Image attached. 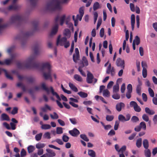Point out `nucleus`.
<instances>
[{"instance_id": "55", "label": "nucleus", "mask_w": 157, "mask_h": 157, "mask_svg": "<svg viewBox=\"0 0 157 157\" xmlns=\"http://www.w3.org/2000/svg\"><path fill=\"white\" fill-rule=\"evenodd\" d=\"M139 120V118L136 116H133L131 118V121L133 122H136Z\"/></svg>"}, {"instance_id": "24", "label": "nucleus", "mask_w": 157, "mask_h": 157, "mask_svg": "<svg viewBox=\"0 0 157 157\" xmlns=\"http://www.w3.org/2000/svg\"><path fill=\"white\" fill-rule=\"evenodd\" d=\"M118 67H120L121 69H124V61L120 58H118Z\"/></svg>"}, {"instance_id": "36", "label": "nucleus", "mask_w": 157, "mask_h": 157, "mask_svg": "<svg viewBox=\"0 0 157 157\" xmlns=\"http://www.w3.org/2000/svg\"><path fill=\"white\" fill-rule=\"evenodd\" d=\"M133 42L136 43V45H138L140 43V40L138 36H135V39L133 40Z\"/></svg>"}, {"instance_id": "23", "label": "nucleus", "mask_w": 157, "mask_h": 157, "mask_svg": "<svg viewBox=\"0 0 157 157\" xmlns=\"http://www.w3.org/2000/svg\"><path fill=\"white\" fill-rule=\"evenodd\" d=\"M131 25L132 30H133L134 28V24L135 23V16L134 14H132L131 16Z\"/></svg>"}, {"instance_id": "4", "label": "nucleus", "mask_w": 157, "mask_h": 157, "mask_svg": "<svg viewBox=\"0 0 157 157\" xmlns=\"http://www.w3.org/2000/svg\"><path fill=\"white\" fill-rule=\"evenodd\" d=\"M32 34V33L29 32L24 33H22L17 35L15 38V40H21L25 42L28 38Z\"/></svg>"}, {"instance_id": "32", "label": "nucleus", "mask_w": 157, "mask_h": 157, "mask_svg": "<svg viewBox=\"0 0 157 157\" xmlns=\"http://www.w3.org/2000/svg\"><path fill=\"white\" fill-rule=\"evenodd\" d=\"M78 94L82 98H86L88 96V94L82 91L78 92Z\"/></svg>"}, {"instance_id": "13", "label": "nucleus", "mask_w": 157, "mask_h": 157, "mask_svg": "<svg viewBox=\"0 0 157 157\" xmlns=\"http://www.w3.org/2000/svg\"><path fill=\"white\" fill-rule=\"evenodd\" d=\"M138 84L136 88V91L137 93L139 95L141 94V86L142 85V82L140 79L138 78Z\"/></svg>"}, {"instance_id": "64", "label": "nucleus", "mask_w": 157, "mask_h": 157, "mask_svg": "<svg viewBox=\"0 0 157 157\" xmlns=\"http://www.w3.org/2000/svg\"><path fill=\"white\" fill-rule=\"evenodd\" d=\"M125 90V84L124 83H123L122 85L121 88V91L122 93H124Z\"/></svg>"}, {"instance_id": "61", "label": "nucleus", "mask_w": 157, "mask_h": 157, "mask_svg": "<svg viewBox=\"0 0 157 157\" xmlns=\"http://www.w3.org/2000/svg\"><path fill=\"white\" fill-rule=\"evenodd\" d=\"M126 146H123L119 150H118V152H121L123 153L126 150Z\"/></svg>"}, {"instance_id": "15", "label": "nucleus", "mask_w": 157, "mask_h": 157, "mask_svg": "<svg viewBox=\"0 0 157 157\" xmlns=\"http://www.w3.org/2000/svg\"><path fill=\"white\" fill-rule=\"evenodd\" d=\"M94 76L93 74L89 72L87 74L86 82L88 83H91L93 82V79H94Z\"/></svg>"}, {"instance_id": "58", "label": "nucleus", "mask_w": 157, "mask_h": 157, "mask_svg": "<svg viewBox=\"0 0 157 157\" xmlns=\"http://www.w3.org/2000/svg\"><path fill=\"white\" fill-rule=\"evenodd\" d=\"M142 75L144 78H145L147 76V70L146 68L143 69Z\"/></svg>"}, {"instance_id": "39", "label": "nucleus", "mask_w": 157, "mask_h": 157, "mask_svg": "<svg viewBox=\"0 0 157 157\" xmlns=\"http://www.w3.org/2000/svg\"><path fill=\"white\" fill-rule=\"evenodd\" d=\"M53 114L54 115L52 114H50V116L51 118L53 119H56L59 118V116L56 112H53Z\"/></svg>"}, {"instance_id": "56", "label": "nucleus", "mask_w": 157, "mask_h": 157, "mask_svg": "<svg viewBox=\"0 0 157 157\" xmlns=\"http://www.w3.org/2000/svg\"><path fill=\"white\" fill-rule=\"evenodd\" d=\"M18 108L16 107H14L12 110L11 113L13 115H15L18 113Z\"/></svg>"}, {"instance_id": "14", "label": "nucleus", "mask_w": 157, "mask_h": 157, "mask_svg": "<svg viewBox=\"0 0 157 157\" xmlns=\"http://www.w3.org/2000/svg\"><path fill=\"white\" fill-rule=\"evenodd\" d=\"M69 134L72 136L76 137L80 134V132L76 128H74L72 130L69 131Z\"/></svg>"}, {"instance_id": "8", "label": "nucleus", "mask_w": 157, "mask_h": 157, "mask_svg": "<svg viewBox=\"0 0 157 157\" xmlns=\"http://www.w3.org/2000/svg\"><path fill=\"white\" fill-rule=\"evenodd\" d=\"M60 35L58 36L57 39L56 45L57 46L59 45L60 46H63L67 41V38L66 37H64L60 38Z\"/></svg>"}, {"instance_id": "48", "label": "nucleus", "mask_w": 157, "mask_h": 157, "mask_svg": "<svg viewBox=\"0 0 157 157\" xmlns=\"http://www.w3.org/2000/svg\"><path fill=\"white\" fill-rule=\"evenodd\" d=\"M36 147L37 149H40L44 147L45 146V144H44L38 143L36 144Z\"/></svg>"}, {"instance_id": "60", "label": "nucleus", "mask_w": 157, "mask_h": 157, "mask_svg": "<svg viewBox=\"0 0 157 157\" xmlns=\"http://www.w3.org/2000/svg\"><path fill=\"white\" fill-rule=\"evenodd\" d=\"M61 88L63 91L65 93H67L68 94H71V91L70 90H66L63 86L62 84L61 85Z\"/></svg>"}, {"instance_id": "17", "label": "nucleus", "mask_w": 157, "mask_h": 157, "mask_svg": "<svg viewBox=\"0 0 157 157\" xmlns=\"http://www.w3.org/2000/svg\"><path fill=\"white\" fill-rule=\"evenodd\" d=\"M0 120L1 121H9L10 120L9 116L6 114L2 113L0 117Z\"/></svg>"}, {"instance_id": "29", "label": "nucleus", "mask_w": 157, "mask_h": 157, "mask_svg": "<svg viewBox=\"0 0 157 157\" xmlns=\"http://www.w3.org/2000/svg\"><path fill=\"white\" fill-rule=\"evenodd\" d=\"M142 139L141 138L138 139L136 141V145L138 148H140L142 146Z\"/></svg>"}, {"instance_id": "7", "label": "nucleus", "mask_w": 157, "mask_h": 157, "mask_svg": "<svg viewBox=\"0 0 157 157\" xmlns=\"http://www.w3.org/2000/svg\"><path fill=\"white\" fill-rule=\"evenodd\" d=\"M59 18V16H57L55 18V25L53 27L51 32L50 33V36H52L56 34L57 33L58 29V22Z\"/></svg>"}, {"instance_id": "38", "label": "nucleus", "mask_w": 157, "mask_h": 157, "mask_svg": "<svg viewBox=\"0 0 157 157\" xmlns=\"http://www.w3.org/2000/svg\"><path fill=\"white\" fill-rule=\"evenodd\" d=\"M118 91V79L116 80V84L113 87V93H116Z\"/></svg>"}, {"instance_id": "28", "label": "nucleus", "mask_w": 157, "mask_h": 157, "mask_svg": "<svg viewBox=\"0 0 157 157\" xmlns=\"http://www.w3.org/2000/svg\"><path fill=\"white\" fill-rule=\"evenodd\" d=\"M101 6H100L99 3L98 2H95L93 6V10L94 11H95L98 10L99 8H101Z\"/></svg>"}, {"instance_id": "26", "label": "nucleus", "mask_w": 157, "mask_h": 157, "mask_svg": "<svg viewBox=\"0 0 157 157\" xmlns=\"http://www.w3.org/2000/svg\"><path fill=\"white\" fill-rule=\"evenodd\" d=\"M145 112L150 115H153L155 113V111L152 110H151L148 107H146L145 109Z\"/></svg>"}, {"instance_id": "18", "label": "nucleus", "mask_w": 157, "mask_h": 157, "mask_svg": "<svg viewBox=\"0 0 157 157\" xmlns=\"http://www.w3.org/2000/svg\"><path fill=\"white\" fill-rule=\"evenodd\" d=\"M46 150L47 152V154L48 157H54L56 156V153L52 150L47 149Z\"/></svg>"}, {"instance_id": "46", "label": "nucleus", "mask_w": 157, "mask_h": 157, "mask_svg": "<svg viewBox=\"0 0 157 157\" xmlns=\"http://www.w3.org/2000/svg\"><path fill=\"white\" fill-rule=\"evenodd\" d=\"M124 107V104L123 102H120L118 104V112L120 111L122 109H123Z\"/></svg>"}, {"instance_id": "1", "label": "nucleus", "mask_w": 157, "mask_h": 157, "mask_svg": "<svg viewBox=\"0 0 157 157\" xmlns=\"http://www.w3.org/2000/svg\"><path fill=\"white\" fill-rule=\"evenodd\" d=\"M34 53L28 59L27 62H18L17 63V68L19 69H24L25 68H38L40 66L39 63H36L35 62V60L36 56L39 54V45L38 44H36L33 48Z\"/></svg>"}, {"instance_id": "43", "label": "nucleus", "mask_w": 157, "mask_h": 157, "mask_svg": "<svg viewBox=\"0 0 157 157\" xmlns=\"http://www.w3.org/2000/svg\"><path fill=\"white\" fill-rule=\"evenodd\" d=\"M103 95L104 96L108 97L109 96V92L108 89L104 90L103 91Z\"/></svg>"}, {"instance_id": "57", "label": "nucleus", "mask_w": 157, "mask_h": 157, "mask_svg": "<svg viewBox=\"0 0 157 157\" xmlns=\"http://www.w3.org/2000/svg\"><path fill=\"white\" fill-rule=\"evenodd\" d=\"M127 91L132 92V85L130 84H128L127 86Z\"/></svg>"}, {"instance_id": "19", "label": "nucleus", "mask_w": 157, "mask_h": 157, "mask_svg": "<svg viewBox=\"0 0 157 157\" xmlns=\"http://www.w3.org/2000/svg\"><path fill=\"white\" fill-rule=\"evenodd\" d=\"M15 56L13 55H12L10 59L5 60L4 61L5 64H6L7 65H10L13 62Z\"/></svg>"}, {"instance_id": "45", "label": "nucleus", "mask_w": 157, "mask_h": 157, "mask_svg": "<svg viewBox=\"0 0 157 157\" xmlns=\"http://www.w3.org/2000/svg\"><path fill=\"white\" fill-rule=\"evenodd\" d=\"M79 54H74L73 55V61L75 62H76L79 59Z\"/></svg>"}, {"instance_id": "44", "label": "nucleus", "mask_w": 157, "mask_h": 157, "mask_svg": "<svg viewBox=\"0 0 157 157\" xmlns=\"http://www.w3.org/2000/svg\"><path fill=\"white\" fill-rule=\"evenodd\" d=\"M51 128V126L49 124H44L42 125L41 126V128L43 129H48Z\"/></svg>"}, {"instance_id": "3", "label": "nucleus", "mask_w": 157, "mask_h": 157, "mask_svg": "<svg viewBox=\"0 0 157 157\" xmlns=\"http://www.w3.org/2000/svg\"><path fill=\"white\" fill-rule=\"evenodd\" d=\"M41 87L42 89L45 90L48 94H49L51 93L53 96H56L59 100L60 101L61 100L59 96L56 92L54 91V89L52 86H50L49 88H48L46 86L45 83H43L41 84Z\"/></svg>"}, {"instance_id": "9", "label": "nucleus", "mask_w": 157, "mask_h": 157, "mask_svg": "<svg viewBox=\"0 0 157 157\" xmlns=\"http://www.w3.org/2000/svg\"><path fill=\"white\" fill-rule=\"evenodd\" d=\"M17 77L20 80H22L23 79H26L29 83H33L35 81L34 78L32 77H27L20 75H18Z\"/></svg>"}, {"instance_id": "49", "label": "nucleus", "mask_w": 157, "mask_h": 157, "mask_svg": "<svg viewBox=\"0 0 157 157\" xmlns=\"http://www.w3.org/2000/svg\"><path fill=\"white\" fill-rule=\"evenodd\" d=\"M80 137L81 138L86 141L88 142L89 141V139L85 134H81L80 136Z\"/></svg>"}, {"instance_id": "37", "label": "nucleus", "mask_w": 157, "mask_h": 157, "mask_svg": "<svg viewBox=\"0 0 157 157\" xmlns=\"http://www.w3.org/2000/svg\"><path fill=\"white\" fill-rule=\"evenodd\" d=\"M141 129L142 128L144 130H146V126L145 122L144 121L141 122L139 125Z\"/></svg>"}, {"instance_id": "41", "label": "nucleus", "mask_w": 157, "mask_h": 157, "mask_svg": "<svg viewBox=\"0 0 157 157\" xmlns=\"http://www.w3.org/2000/svg\"><path fill=\"white\" fill-rule=\"evenodd\" d=\"M38 24V22L36 21H34L32 22V25L34 28V30L36 31L37 29Z\"/></svg>"}, {"instance_id": "42", "label": "nucleus", "mask_w": 157, "mask_h": 157, "mask_svg": "<svg viewBox=\"0 0 157 157\" xmlns=\"http://www.w3.org/2000/svg\"><path fill=\"white\" fill-rule=\"evenodd\" d=\"M66 17L65 15H63L60 17V25H62L64 23Z\"/></svg>"}, {"instance_id": "51", "label": "nucleus", "mask_w": 157, "mask_h": 157, "mask_svg": "<svg viewBox=\"0 0 157 157\" xmlns=\"http://www.w3.org/2000/svg\"><path fill=\"white\" fill-rule=\"evenodd\" d=\"M148 90L150 96L151 97H153L154 96V93L153 90L149 87L148 88Z\"/></svg>"}, {"instance_id": "30", "label": "nucleus", "mask_w": 157, "mask_h": 157, "mask_svg": "<svg viewBox=\"0 0 157 157\" xmlns=\"http://www.w3.org/2000/svg\"><path fill=\"white\" fill-rule=\"evenodd\" d=\"M144 152L146 157H151V153L149 149H146L144 151Z\"/></svg>"}, {"instance_id": "21", "label": "nucleus", "mask_w": 157, "mask_h": 157, "mask_svg": "<svg viewBox=\"0 0 157 157\" xmlns=\"http://www.w3.org/2000/svg\"><path fill=\"white\" fill-rule=\"evenodd\" d=\"M41 110L43 112H47V110L51 111L52 110V108L51 107L48 105L46 104L44 105V107L41 108Z\"/></svg>"}, {"instance_id": "2", "label": "nucleus", "mask_w": 157, "mask_h": 157, "mask_svg": "<svg viewBox=\"0 0 157 157\" xmlns=\"http://www.w3.org/2000/svg\"><path fill=\"white\" fill-rule=\"evenodd\" d=\"M68 0H51V2H48L46 6V10L51 12L56 10H60L61 9L60 4L68 2Z\"/></svg>"}, {"instance_id": "63", "label": "nucleus", "mask_w": 157, "mask_h": 157, "mask_svg": "<svg viewBox=\"0 0 157 157\" xmlns=\"http://www.w3.org/2000/svg\"><path fill=\"white\" fill-rule=\"evenodd\" d=\"M152 101L153 104L155 105H157V94H156L155 97H153Z\"/></svg>"}, {"instance_id": "25", "label": "nucleus", "mask_w": 157, "mask_h": 157, "mask_svg": "<svg viewBox=\"0 0 157 157\" xmlns=\"http://www.w3.org/2000/svg\"><path fill=\"white\" fill-rule=\"evenodd\" d=\"M2 19H0V34L2 33L3 30L7 26V24H2Z\"/></svg>"}, {"instance_id": "40", "label": "nucleus", "mask_w": 157, "mask_h": 157, "mask_svg": "<svg viewBox=\"0 0 157 157\" xmlns=\"http://www.w3.org/2000/svg\"><path fill=\"white\" fill-rule=\"evenodd\" d=\"M88 154L91 157H95V153L93 150H89Z\"/></svg>"}, {"instance_id": "34", "label": "nucleus", "mask_w": 157, "mask_h": 157, "mask_svg": "<svg viewBox=\"0 0 157 157\" xmlns=\"http://www.w3.org/2000/svg\"><path fill=\"white\" fill-rule=\"evenodd\" d=\"M3 71L5 73L6 77L7 79L11 80H13V77L8 73L6 70H3Z\"/></svg>"}, {"instance_id": "10", "label": "nucleus", "mask_w": 157, "mask_h": 157, "mask_svg": "<svg viewBox=\"0 0 157 157\" xmlns=\"http://www.w3.org/2000/svg\"><path fill=\"white\" fill-rule=\"evenodd\" d=\"M130 117L131 116L129 114L126 115V117L120 114L118 116V120L122 122H124L129 121Z\"/></svg>"}, {"instance_id": "31", "label": "nucleus", "mask_w": 157, "mask_h": 157, "mask_svg": "<svg viewBox=\"0 0 157 157\" xmlns=\"http://www.w3.org/2000/svg\"><path fill=\"white\" fill-rule=\"evenodd\" d=\"M74 78L75 80L79 82H81L82 81V78L78 74L75 75L74 76Z\"/></svg>"}, {"instance_id": "53", "label": "nucleus", "mask_w": 157, "mask_h": 157, "mask_svg": "<svg viewBox=\"0 0 157 157\" xmlns=\"http://www.w3.org/2000/svg\"><path fill=\"white\" fill-rule=\"evenodd\" d=\"M38 0H30V2L31 6H36Z\"/></svg>"}, {"instance_id": "20", "label": "nucleus", "mask_w": 157, "mask_h": 157, "mask_svg": "<svg viewBox=\"0 0 157 157\" xmlns=\"http://www.w3.org/2000/svg\"><path fill=\"white\" fill-rule=\"evenodd\" d=\"M20 6L16 4H13L12 5L10 6L8 8V10H17L19 9Z\"/></svg>"}, {"instance_id": "35", "label": "nucleus", "mask_w": 157, "mask_h": 157, "mask_svg": "<svg viewBox=\"0 0 157 157\" xmlns=\"http://www.w3.org/2000/svg\"><path fill=\"white\" fill-rule=\"evenodd\" d=\"M35 149L34 146L33 145L29 146L27 147L28 153H30L32 152L35 150Z\"/></svg>"}, {"instance_id": "47", "label": "nucleus", "mask_w": 157, "mask_h": 157, "mask_svg": "<svg viewBox=\"0 0 157 157\" xmlns=\"http://www.w3.org/2000/svg\"><path fill=\"white\" fill-rule=\"evenodd\" d=\"M114 119V116L113 115H107L106 117V120L108 121H112Z\"/></svg>"}, {"instance_id": "50", "label": "nucleus", "mask_w": 157, "mask_h": 157, "mask_svg": "<svg viewBox=\"0 0 157 157\" xmlns=\"http://www.w3.org/2000/svg\"><path fill=\"white\" fill-rule=\"evenodd\" d=\"M42 135V134L41 133L36 134L35 136V139L36 140L38 141L40 140L41 138Z\"/></svg>"}, {"instance_id": "27", "label": "nucleus", "mask_w": 157, "mask_h": 157, "mask_svg": "<svg viewBox=\"0 0 157 157\" xmlns=\"http://www.w3.org/2000/svg\"><path fill=\"white\" fill-rule=\"evenodd\" d=\"M143 145L145 149H147L149 147V143L147 139H144L143 140Z\"/></svg>"}, {"instance_id": "59", "label": "nucleus", "mask_w": 157, "mask_h": 157, "mask_svg": "<svg viewBox=\"0 0 157 157\" xmlns=\"http://www.w3.org/2000/svg\"><path fill=\"white\" fill-rule=\"evenodd\" d=\"M69 139V137L65 135H63L62 136L63 140L64 142H68Z\"/></svg>"}, {"instance_id": "11", "label": "nucleus", "mask_w": 157, "mask_h": 157, "mask_svg": "<svg viewBox=\"0 0 157 157\" xmlns=\"http://www.w3.org/2000/svg\"><path fill=\"white\" fill-rule=\"evenodd\" d=\"M130 105L131 107H133L134 110L136 112H140L141 111V108L138 105L136 102L133 101H131L130 103Z\"/></svg>"}, {"instance_id": "12", "label": "nucleus", "mask_w": 157, "mask_h": 157, "mask_svg": "<svg viewBox=\"0 0 157 157\" xmlns=\"http://www.w3.org/2000/svg\"><path fill=\"white\" fill-rule=\"evenodd\" d=\"M106 73L107 74L111 73V75L112 76H113L115 74V69L113 67H111L110 63L109 64L107 69Z\"/></svg>"}, {"instance_id": "16", "label": "nucleus", "mask_w": 157, "mask_h": 157, "mask_svg": "<svg viewBox=\"0 0 157 157\" xmlns=\"http://www.w3.org/2000/svg\"><path fill=\"white\" fill-rule=\"evenodd\" d=\"M43 76L45 80L49 79L51 82H52V79L51 76V72L47 73L46 72H44L43 73Z\"/></svg>"}, {"instance_id": "33", "label": "nucleus", "mask_w": 157, "mask_h": 157, "mask_svg": "<svg viewBox=\"0 0 157 157\" xmlns=\"http://www.w3.org/2000/svg\"><path fill=\"white\" fill-rule=\"evenodd\" d=\"M69 86L71 89L75 92H77L78 91L77 88L71 83H69Z\"/></svg>"}, {"instance_id": "52", "label": "nucleus", "mask_w": 157, "mask_h": 157, "mask_svg": "<svg viewBox=\"0 0 157 157\" xmlns=\"http://www.w3.org/2000/svg\"><path fill=\"white\" fill-rule=\"evenodd\" d=\"M142 118L146 122H148L149 120L148 116L146 114H144L142 116Z\"/></svg>"}, {"instance_id": "5", "label": "nucleus", "mask_w": 157, "mask_h": 157, "mask_svg": "<svg viewBox=\"0 0 157 157\" xmlns=\"http://www.w3.org/2000/svg\"><path fill=\"white\" fill-rule=\"evenodd\" d=\"M35 62L36 63H39L40 64V66L38 67L35 68H38L41 67L42 69L43 70H47V72H46L47 73H49L51 72V66L50 64L49 63L46 62L41 64L39 63L36 62L35 60Z\"/></svg>"}, {"instance_id": "54", "label": "nucleus", "mask_w": 157, "mask_h": 157, "mask_svg": "<svg viewBox=\"0 0 157 157\" xmlns=\"http://www.w3.org/2000/svg\"><path fill=\"white\" fill-rule=\"evenodd\" d=\"M63 133L62 128V127H58L56 128V133L57 134H60Z\"/></svg>"}, {"instance_id": "22", "label": "nucleus", "mask_w": 157, "mask_h": 157, "mask_svg": "<svg viewBox=\"0 0 157 157\" xmlns=\"http://www.w3.org/2000/svg\"><path fill=\"white\" fill-rule=\"evenodd\" d=\"M64 35L67 38H69L71 37V33L70 30L67 29H65L63 32Z\"/></svg>"}, {"instance_id": "62", "label": "nucleus", "mask_w": 157, "mask_h": 157, "mask_svg": "<svg viewBox=\"0 0 157 157\" xmlns=\"http://www.w3.org/2000/svg\"><path fill=\"white\" fill-rule=\"evenodd\" d=\"M26 152L25 150L23 148L22 149L21 152V157H24L26 155Z\"/></svg>"}, {"instance_id": "6", "label": "nucleus", "mask_w": 157, "mask_h": 157, "mask_svg": "<svg viewBox=\"0 0 157 157\" xmlns=\"http://www.w3.org/2000/svg\"><path fill=\"white\" fill-rule=\"evenodd\" d=\"M24 18L22 17L19 15H15L11 16L10 21V23L12 24L15 23L17 21L22 22Z\"/></svg>"}]
</instances>
